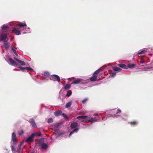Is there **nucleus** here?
<instances>
[{
    "label": "nucleus",
    "instance_id": "obj_1",
    "mask_svg": "<svg viewBox=\"0 0 153 153\" xmlns=\"http://www.w3.org/2000/svg\"><path fill=\"white\" fill-rule=\"evenodd\" d=\"M96 117H88L87 116H79L77 117V119L81 120V122L88 123L91 122L92 123L99 121L102 120L101 117L97 114H94Z\"/></svg>",
    "mask_w": 153,
    "mask_h": 153
},
{
    "label": "nucleus",
    "instance_id": "obj_2",
    "mask_svg": "<svg viewBox=\"0 0 153 153\" xmlns=\"http://www.w3.org/2000/svg\"><path fill=\"white\" fill-rule=\"evenodd\" d=\"M11 143V144L10 146V147L11 148L12 151L14 153L16 151L15 148V146L17 143L16 136L14 132H13L12 134Z\"/></svg>",
    "mask_w": 153,
    "mask_h": 153
},
{
    "label": "nucleus",
    "instance_id": "obj_3",
    "mask_svg": "<svg viewBox=\"0 0 153 153\" xmlns=\"http://www.w3.org/2000/svg\"><path fill=\"white\" fill-rule=\"evenodd\" d=\"M78 126V123L76 122H73L71 124V129L75 128L73 131H71L70 132L69 134V137L71 136L73 134L76 133L79 131V128H76Z\"/></svg>",
    "mask_w": 153,
    "mask_h": 153
},
{
    "label": "nucleus",
    "instance_id": "obj_4",
    "mask_svg": "<svg viewBox=\"0 0 153 153\" xmlns=\"http://www.w3.org/2000/svg\"><path fill=\"white\" fill-rule=\"evenodd\" d=\"M26 26V24L25 22H20L17 24L16 27H18V29L20 31L23 32V33Z\"/></svg>",
    "mask_w": 153,
    "mask_h": 153
},
{
    "label": "nucleus",
    "instance_id": "obj_5",
    "mask_svg": "<svg viewBox=\"0 0 153 153\" xmlns=\"http://www.w3.org/2000/svg\"><path fill=\"white\" fill-rule=\"evenodd\" d=\"M87 83L86 80H84L78 78L75 80L71 83V84H85Z\"/></svg>",
    "mask_w": 153,
    "mask_h": 153
},
{
    "label": "nucleus",
    "instance_id": "obj_6",
    "mask_svg": "<svg viewBox=\"0 0 153 153\" xmlns=\"http://www.w3.org/2000/svg\"><path fill=\"white\" fill-rule=\"evenodd\" d=\"M121 112V110L119 109H118L115 114L110 115V116H109V117H113L114 118H118L119 117H120V120H127V118H124L123 117H122L121 116H119V115H117L118 113Z\"/></svg>",
    "mask_w": 153,
    "mask_h": 153
},
{
    "label": "nucleus",
    "instance_id": "obj_7",
    "mask_svg": "<svg viewBox=\"0 0 153 153\" xmlns=\"http://www.w3.org/2000/svg\"><path fill=\"white\" fill-rule=\"evenodd\" d=\"M44 142L43 138L40 139L39 141V145L40 146L41 149H46L48 148V145L45 143H41Z\"/></svg>",
    "mask_w": 153,
    "mask_h": 153
},
{
    "label": "nucleus",
    "instance_id": "obj_8",
    "mask_svg": "<svg viewBox=\"0 0 153 153\" xmlns=\"http://www.w3.org/2000/svg\"><path fill=\"white\" fill-rule=\"evenodd\" d=\"M6 60L9 64L13 66H17L19 65L17 62L11 58H9L8 60L6 59Z\"/></svg>",
    "mask_w": 153,
    "mask_h": 153
},
{
    "label": "nucleus",
    "instance_id": "obj_9",
    "mask_svg": "<svg viewBox=\"0 0 153 153\" xmlns=\"http://www.w3.org/2000/svg\"><path fill=\"white\" fill-rule=\"evenodd\" d=\"M50 79L51 80H53L54 81H57L58 82H59L60 80L59 77L58 75L55 74L51 75Z\"/></svg>",
    "mask_w": 153,
    "mask_h": 153
},
{
    "label": "nucleus",
    "instance_id": "obj_10",
    "mask_svg": "<svg viewBox=\"0 0 153 153\" xmlns=\"http://www.w3.org/2000/svg\"><path fill=\"white\" fill-rule=\"evenodd\" d=\"M9 28L8 24H4L2 25L0 29V30L2 32H6Z\"/></svg>",
    "mask_w": 153,
    "mask_h": 153
},
{
    "label": "nucleus",
    "instance_id": "obj_11",
    "mask_svg": "<svg viewBox=\"0 0 153 153\" xmlns=\"http://www.w3.org/2000/svg\"><path fill=\"white\" fill-rule=\"evenodd\" d=\"M60 127V124L57 123L54 124H53L52 125V128L53 130L56 132H58L59 129Z\"/></svg>",
    "mask_w": 153,
    "mask_h": 153
},
{
    "label": "nucleus",
    "instance_id": "obj_12",
    "mask_svg": "<svg viewBox=\"0 0 153 153\" xmlns=\"http://www.w3.org/2000/svg\"><path fill=\"white\" fill-rule=\"evenodd\" d=\"M34 138V135L32 134L28 138L25 139L24 141L25 142H27L28 143H31L33 141Z\"/></svg>",
    "mask_w": 153,
    "mask_h": 153
},
{
    "label": "nucleus",
    "instance_id": "obj_13",
    "mask_svg": "<svg viewBox=\"0 0 153 153\" xmlns=\"http://www.w3.org/2000/svg\"><path fill=\"white\" fill-rule=\"evenodd\" d=\"M6 40H8V39L7 38V35L6 33H3L0 35V40L1 41Z\"/></svg>",
    "mask_w": 153,
    "mask_h": 153
},
{
    "label": "nucleus",
    "instance_id": "obj_14",
    "mask_svg": "<svg viewBox=\"0 0 153 153\" xmlns=\"http://www.w3.org/2000/svg\"><path fill=\"white\" fill-rule=\"evenodd\" d=\"M13 31L16 35H19L21 34L20 31L18 29V27L13 28Z\"/></svg>",
    "mask_w": 153,
    "mask_h": 153
},
{
    "label": "nucleus",
    "instance_id": "obj_15",
    "mask_svg": "<svg viewBox=\"0 0 153 153\" xmlns=\"http://www.w3.org/2000/svg\"><path fill=\"white\" fill-rule=\"evenodd\" d=\"M14 58L16 61H17V63L18 64V63H19L21 65L23 66H24L25 65V62H24L21 61L20 60L18 59L16 57H14Z\"/></svg>",
    "mask_w": 153,
    "mask_h": 153
},
{
    "label": "nucleus",
    "instance_id": "obj_16",
    "mask_svg": "<svg viewBox=\"0 0 153 153\" xmlns=\"http://www.w3.org/2000/svg\"><path fill=\"white\" fill-rule=\"evenodd\" d=\"M29 122L31 123L32 126L34 128L36 127V125L35 123L34 120L33 119H31L29 120Z\"/></svg>",
    "mask_w": 153,
    "mask_h": 153
},
{
    "label": "nucleus",
    "instance_id": "obj_17",
    "mask_svg": "<svg viewBox=\"0 0 153 153\" xmlns=\"http://www.w3.org/2000/svg\"><path fill=\"white\" fill-rule=\"evenodd\" d=\"M31 30H30V28L27 26L25 27V29L23 33H30Z\"/></svg>",
    "mask_w": 153,
    "mask_h": 153
},
{
    "label": "nucleus",
    "instance_id": "obj_18",
    "mask_svg": "<svg viewBox=\"0 0 153 153\" xmlns=\"http://www.w3.org/2000/svg\"><path fill=\"white\" fill-rule=\"evenodd\" d=\"M7 41L8 40H6L4 42V45L6 50H7L10 47V43L7 42Z\"/></svg>",
    "mask_w": 153,
    "mask_h": 153
},
{
    "label": "nucleus",
    "instance_id": "obj_19",
    "mask_svg": "<svg viewBox=\"0 0 153 153\" xmlns=\"http://www.w3.org/2000/svg\"><path fill=\"white\" fill-rule=\"evenodd\" d=\"M97 76L93 74L92 76L90 78V80L92 81H96L97 79Z\"/></svg>",
    "mask_w": 153,
    "mask_h": 153
},
{
    "label": "nucleus",
    "instance_id": "obj_20",
    "mask_svg": "<svg viewBox=\"0 0 153 153\" xmlns=\"http://www.w3.org/2000/svg\"><path fill=\"white\" fill-rule=\"evenodd\" d=\"M21 144H19L18 145L17 150L16 152L17 153H21L22 151V149L21 148Z\"/></svg>",
    "mask_w": 153,
    "mask_h": 153
},
{
    "label": "nucleus",
    "instance_id": "obj_21",
    "mask_svg": "<svg viewBox=\"0 0 153 153\" xmlns=\"http://www.w3.org/2000/svg\"><path fill=\"white\" fill-rule=\"evenodd\" d=\"M118 66L124 69H127L128 68L127 66L124 64H120L118 65Z\"/></svg>",
    "mask_w": 153,
    "mask_h": 153
},
{
    "label": "nucleus",
    "instance_id": "obj_22",
    "mask_svg": "<svg viewBox=\"0 0 153 153\" xmlns=\"http://www.w3.org/2000/svg\"><path fill=\"white\" fill-rule=\"evenodd\" d=\"M62 111H57L54 112V115L55 116H58L61 115Z\"/></svg>",
    "mask_w": 153,
    "mask_h": 153
},
{
    "label": "nucleus",
    "instance_id": "obj_23",
    "mask_svg": "<svg viewBox=\"0 0 153 153\" xmlns=\"http://www.w3.org/2000/svg\"><path fill=\"white\" fill-rule=\"evenodd\" d=\"M113 69L115 71H120L122 70L121 69L117 67H114Z\"/></svg>",
    "mask_w": 153,
    "mask_h": 153
},
{
    "label": "nucleus",
    "instance_id": "obj_24",
    "mask_svg": "<svg viewBox=\"0 0 153 153\" xmlns=\"http://www.w3.org/2000/svg\"><path fill=\"white\" fill-rule=\"evenodd\" d=\"M146 52V51L145 50H142L141 51L138 52L136 55H140L141 54H143L145 53Z\"/></svg>",
    "mask_w": 153,
    "mask_h": 153
},
{
    "label": "nucleus",
    "instance_id": "obj_25",
    "mask_svg": "<svg viewBox=\"0 0 153 153\" xmlns=\"http://www.w3.org/2000/svg\"><path fill=\"white\" fill-rule=\"evenodd\" d=\"M72 104L71 102H68L65 105V107L66 108H68L71 106Z\"/></svg>",
    "mask_w": 153,
    "mask_h": 153
},
{
    "label": "nucleus",
    "instance_id": "obj_26",
    "mask_svg": "<svg viewBox=\"0 0 153 153\" xmlns=\"http://www.w3.org/2000/svg\"><path fill=\"white\" fill-rule=\"evenodd\" d=\"M135 65H134V64H132L128 65L127 67H128V68H134Z\"/></svg>",
    "mask_w": 153,
    "mask_h": 153
},
{
    "label": "nucleus",
    "instance_id": "obj_27",
    "mask_svg": "<svg viewBox=\"0 0 153 153\" xmlns=\"http://www.w3.org/2000/svg\"><path fill=\"white\" fill-rule=\"evenodd\" d=\"M130 124H131V125H136L137 124V122L136 121H134L132 122H130Z\"/></svg>",
    "mask_w": 153,
    "mask_h": 153
},
{
    "label": "nucleus",
    "instance_id": "obj_28",
    "mask_svg": "<svg viewBox=\"0 0 153 153\" xmlns=\"http://www.w3.org/2000/svg\"><path fill=\"white\" fill-rule=\"evenodd\" d=\"M71 94H72L71 91V90H69L67 92V93L66 94V96L69 97L71 95Z\"/></svg>",
    "mask_w": 153,
    "mask_h": 153
},
{
    "label": "nucleus",
    "instance_id": "obj_29",
    "mask_svg": "<svg viewBox=\"0 0 153 153\" xmlns=\"http://www.w3.org/2000/svg\"><path fill=\"white\" fill-rule=\"evenodd\" d=\"M32 134H33L34 135V137L35 136H41V134L40 132H39L38 133H33Z\"/></svg>",
    "mask_w": 153,
    "mask_h": 153
},
{
    "label": "nucleus",
    "instance_id": "obj_30",
    "mask_svg": "<svg viewBox=\"0 0 153 153\" xmlns=\"http://www.w3.org/2000/svg\"><path fill=\"white\" fill-rule=\"evenodd\" d=\"M101 69L100 68L97 71H96L93 74H95V75H97V74H99L100 72V71Z\"/></svg>",
    "mask_w": 153,
    "mask_h": 153
},
{
    "label": "nucleus",
    "instance_id": "obj_31",
    "mask_svg": "<svg viewBox=\"0 0 153 153\" xmlns=\"http://www.w3.org/2000/svg\"><path fill=\"white\" fill-rule=\"evenodd\" d=\"M70 85L68 84L66 85L64 87V88L65 90H67L70 88Z\"/></svg>",
    "mask_w": 153,
    "mask_h": 153
},
{
    "label": "nucleus",
    "instance_id": "obj_32",
    "mask_svg": "<svg viewBox=\"0 0 153 153\" xmlns=\"http://www.w3.org/2000/svg\"><path fill=\"white\" fill-rule=\"evenodd\" d=\"M26 70H28L31 71H34L33 69L30 67H25Z\"/></svg>",
    "mask_w": 153,
    "mask_h": 153
},
{
    "label": "nucleus",
    "instance_id": "obj_33",
    "mask_svg": "<svg viewBox=\"0 0 153 153\" xmlns=\"http://www.w3.org/2000/svg\"><path fill=\"white\" fill-rule=\"evenodd\" d=\"M44 75L46 76H48L50 74L49 72L48 71H45L44 73Z\"/></svg>",
    "mask_w": 153,
    "mask_h": 153
},
{
    "label": "nucleus",
    "instance_id": "obj_34",
    "mask_svg": "<svg viewBox=\"0 0 153 153\" xmlns=\"http://www.w3.org/2000/svg\"><path fill=\"white\" fill-rule=\"evenodd\" d=\"M11 49H12V51L14 52V53H15V54L17 56L18 54H17V53L16 52V51L12 47H11Z\"/></svg>",
    "mask_w": 153,
    "mask_h": 153
},
{
    "label": "nucleus",
    "instance_id": "obj_35",
    "mask_svg": "<svg viewBox=\"0 0 153 153\" xmlns=\"http://www.w3.org/2000/svg\"><path fill=\"white\" fill-rule=\"evenodd\" d=\"M116 74V72L113 73L110 76V77H114L115 76Z\"/></svg>",
    "mask_w": 153,
    "mask_h": 153
},
{
    "label": "nucleus",
    "instance_id": "obj_36",
    "mask_svg": "<svg viewBox=\"0 0 153 153\" xmlns=\"http://www.w3.org/2000/svg\"><path fill=\"white\" fill-rule=\"evenodd\" d=\"M53 120L52 118H50L48 119V123H50L52 122H53Z\"/></svg>",
    "mask_w": 153,
    "mask_h": 153
},
{
    "label": "nucleus",
    "instance_id": "obj_37",
    "mask_svg": "<svg viewBox=\"0 0 153 153\" xmlns=\"http://www.w3.org/2000/svg\"><path fill=\"white\" fill-rule=\"evenodd\" d=\"M24 133V131L22 130L20 131H19V134L20 136L22 135Z\"/></svg>",
    "mask_w": 153,
    "mask_h": 153
},
{
    "label": "nucleus",
    "instance_id": "obj_38",
    "mask_svg": "<svg viewBox=\"0 0 153 153\" xmlns=\"http://www.w3.org/2000/svg\"><path fill=\"white\" fill-rule=\"evenodd\" d=\"M19 68L20 69V70L22 71L23 72H24L25 71V70H26V69L25 68H23L22 67H20Z\"/></svg>",
    "mask_w": 153,
    "mask_h": 153
},
{
    "label": "nucleus",
    "instance_id": "obj_39",
    "mask_svg": "<svg viewBox=\"0 0 153 153\" xmlns=\"http://www.w3.org/2000/svg\"><path fill=\"white\" fill-rule=\"evenodd\" d=\"M88 99L86 98L83 100L82 101V102L83 103H85L87 101Z\"/></svg>",
    "mask_w": 153,
    "mask_h": 153
},
{
    "label": "nucleus",
    "instance_id": "obj_40",
    "mask_svg": "<svg viewBox=\"0 0 153 153\" xmlns=\"http://www.w3.org/2000/svg\"><path fill=\"white\" fill-rule=\"evenodd\" d=\"M140 62L142 64L144 62V60L143 59H141Z\"/></svg>",
    "mask_w": 153,
    "mask_h": 153
},
{
    "label": "nucleus",
    "instance_id": "obj_41",
    "mask_svg": "<svg viewBox=\"0 0 153 153\" xmlns=\"http://www.w3.org/2000/svg\"><path fill=\"white\" fill-rule=\"evenodd\" d=\"M62 116L64 117H66V115L64 113H63L62 114Z\"/></svg>",
    "mask_w": 153,
    "mask_h": 153
},
{
    "label": "nucleus",
    "instance_id": "obj_42",
    "mask_svg": "<svg viewBox=\"0 0 153 153\" xmlns=\"http://www.w3.org/2000/svg\"><path fill=\"white\" fill-rule=\"evenodd\" d=\"M20 70V69H15V70H16V71H19Z\"/></svg>",
    "mask_w": 153,
    "mask_h": 153
},
{
    "label": "nucleus",
    "instance_id": "obj_43",
    "mask_svg": "<svg viewBox=\"0 0 153 153\" xmlns=\"http://www.w3.org/2000/svg\"><path fill=\"white\" fill-rule=\"evenodd\" d=\"M29 153H35L34 152H30Z\"/></svg>",
    "mask_w": 153,
    "mask_h": 153
},
{
    "label": "nucleus",
    "instance_id": "obj_44",
    "mask_svg": "<svg viewBox=\"0 0 153 153\" xmlns=\"http://www.w3.org/2000/svg\"><path fill=\"white\" fill-rule=\"evenodd\" d=\"M84 126H85V127H86L87 126L85 125H84Z\"/></svg>",
    "mask_w": 153,
    "mask_h": 153
},
{
    "label": "nucleus",
    "instance_id": "obj_45",
    "mask_svg": "<svg viewBox=\"0 0 153 153\" xmlns=\"http://www.w3.org/2000/svg\"><path fill=\"white\" fill-rule=\"evenodd\" d=\"M0 41H1L0 40Z\"/></svg>",
    "mask_w": 153,
    "mask_h": 153
}]
</instances>
